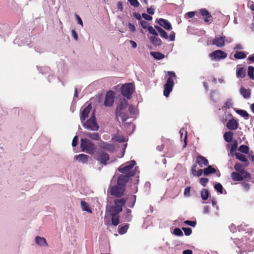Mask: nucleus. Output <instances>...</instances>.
<instances>
[{
    "label": "nucleus",
    "mask_w": 254,
    "mask_h": 254,
    "mask_svg": "<svg viewBox=\"0 0 254 254\" xmlns=\"http://www.w3.org/2000/svg\"><path fill=\"white\" fill-rule=\"evenodd\" d=\"M78 137L77 136H75L72 141V146L75 147L77 145Z\"/></svg>",
    "instance_id": "54"
},
{
    "label": "nucleus",
    "mask_w": 254,
    "mask_h": 254,
    "mask_svg": "<svg viewBox=\"0 0 254 254\" xmlns=\"http://www.w3.org/2000/svg\"><path fill=\"white\" fill-rule=\"evenodd\" d=\"M241 94L244 97V98L248 99L251 96V90L249 89H246L242 87L240 90Z\"/></svg>",
    "instance_id": "26"
},
{
    "label": "nucleus",
    "mask_w": 254,
    "mask_h": 254,
    "mask_svg": "<svg viewBox=\"0 0 254 254\" xmlns=\"http://www.w3.org/2000/svg\"><path fill=\"white\" fill-rule=\"evenodd\" d=\"M254 67L252 66H248V75L250 78L254 80Z\"/></svg>",
    "instance_id": "39"
},
{
    "label": "nucleus",
    "mask_w": 254,
    "mask_h": 254,
    "mask_svg": "<svg viewBox=\"0 0 254 254\" xmlns=\"http://www.w3.org/2000/svg\"><path fill=\"white\" fill-rule=\"evenodd\" d=\"M100 146L101 148L107 150L111 153L114 152L115 151L114 145L112 144H109L106 142H101Z\"/></svg>",
    "instance_id": "21"
},
{
    "label": "nucleus",
    "mask_w": 254,
    "mask_h": 254,
    "mask_svg": "<svg viewBox=\"0 0 254 254\" xmlns=\"http://www.w3.org/2000/svg\"><path fill=\"white\" fill-rule=\"evenodd\" d=\"M173 233H174V235L178 236H183V232L180 228H176L174 230Z\"/></svg>",
    "instance_id": "44"
},
{
    "label": "nucleus",
    "mask_w": 254,
    "mask_h": 254,
    "mask_svg": "<svg viewBox=\"0 0 254 254\" xmlns=\"http://www.w3.org/2000/svg\"><path fill=\"white\" fill-rule=\"evenodd\" d=\"M112 224L114 226H117L120 222L119 215L111 216Z\"/></svg>",
    "instance_id": "38"
},
{
    "label": "nucleus",
    "mask_w": 254,
    "mask_h": 254,
    "mask_svg": "<svg viewBox=\"0 0 254 254\" xmlns=\"http://www.w3.org/2000/svg\"><path fill=\"white\" fill-rule=\"evenodd\" d=\"M167 74L169 77L167 78V82L164 86V95L168 97L170 92L172 91L174 84L173 78H176V75L174 71H168Z\"/></svg>",
    "instance_id": "3"
},
{
    "label": "nucleus",
    "mask_w": 254,
    "mask_h": 254,
    "mask_svg": "<svg viewBox=\"0 0 254 254\" xmlns=\"http://www.w3.org/2000/svg\"><path fill=\"white\" fill-rule=\"evenodd\" d=\"M140 23L141 26H142V27L143 29H146V28L148 29V23L145 20H141L140 21Z\"/></svg>",
    "instance_id": "52"
},
{
    "label": "nucleus",
    "mask_w": 254,
    "mask_h": 254,
    "mask_svg": "<svg viewBox=\"0 0 254 254\" xmlns=\"http://www.w3.org/2000/svg\"><path fill=\"white\" fill-rule=\"evenodd\" d=\"M231 178L233 181H242L245 179L250 180L251 177H245V174H242L239 172H233L231 174Z\"/></svg>",
    "instance_id": "11"
},
{
    "label": "nucleus",
    "mask_w": 254,
    "mask_h": 254,
    "mask_svg": "<svg viewBox=\"0 0 254 254\" xmlns=\"http://www.w3.org/2000/svg\"><path fill=\"white\" fill-rule=\"evenodd\" d=\"M128 106V102L125 99H121L116 110V116L117 119L120 117L123 122L126 121L129 118L127 113V109Z\"/></svg>",
    "instance_id": "1"
},
{
    "label": "nucleus",
    "mask_w": 254,
    "mask_h": 254,
    "mask_svg": "<svg viewBox=\"0 0 254 254\" xmlns=\"http://www.w3.org/2000/svg\"><path fill=\"white\" fill-rule=\"evenodd\" d=\"M128 227H129L128 224H127L123 226L119 227V230H118L119 233L121 235H123V234H125L127 232V231L128 229Z\"/></svg>",
    "instance_id": "36"
},
{
    "label": "nucleus",
    "mask_w": 254,
    "mask_h": 254,
    "mask_svg": "<svg viewBox=\"0 0 254 254\" xmlns=\"http://www.w3.org/2000/svg\"><path fill=\"white\" fill-rule=\"evenodd\" d=\"M135 198H136V196L135 195H132L130 198V199L132 201V203L131 204H130L129 205V207H133L134 205V203H135Z\"/></svg>",
    "instance_id": "59"
},
{
    "label": "nucleus",
    "mask_w": 254,
    "mask_h": 254,
    "mask_svg": "<svg viewBox=\"0 0 254 254\" xmlns=\"http://www.w3.org/2000/svg\"><path fill=\"white\" fill-rule=\"evenodd\" d=\"M121 91L123 96L127 99H130L135 91L134 85L132 83H125L122 86Z\"/></svg>",
    "instance_id": "5"
},
{
    "label": "nucleus",
    "mask_w": 254,
    "mask_h": 254,
    "mask_svg": "<svg viewBox=\"0 0 254 254\" xmlns=\"http://www.w3.org/2000/svg\"><path fill=\"white\" fill-rule=\"evenodd\" d=\"M234 169L236 171L242 174H245V177H251V174L247 171H245L243 165L239 163H237L234 165Z\"/></svg>",
    "instance_id": "16"
},
{
    "label": "nucleus",
    "mask_w": 254,
    "mask_h": 254,
    "mask_svg": "<svg viewBox=\"0 0 254 254\" xmlns=\"http://www.w3.org/2000/svg\"><path fill=\"white\" fill-rule=\"evenodd\" d=\"M136 162L134 160L127 162L121 165L118 168V170L123 175L132 177L135 175V168H133Z\"/></svg>",
    "instance_id": "2"
},
{
    "label": "nucleus",
    "mask_w": 254,
    "mask_h": 254,
    "mask_svg": "<svg viewBox=\"0 0 254 254\" xmlns=\"http://www.w3.org/2000/svg\"><path fill=\"white\" fill-rule=\"evenodd\" d=\"M227 56L226 53L220 50H216L209 55L211 60L214 61L224 59L227 57Z\"/></svg>",
    "instance_id": "9"
},
{
    "label": "nucleus",
    "mask_w": 254,
    "mask_h": 254,
    "mask_svg": "<svg viewBox=\"0 0 254 254\" xmlns=\"http://www.w3.org/2000/svg\"><path fill=\"white\" fill-rule=\"evenodd\" d=\"M149 39L151 43L155 46H160L162 44L161 39L156 36L151 37Z\"/></svg>",
    "instance_id": "30"
},
{
    "label": "nucleus",
    "mask_w": 254,
    "mask_h": 254,
    "mask_svg": "<svg viewBox=\"0 0 254 254\" xmlns=\"http://www.w3.org/2000/svg\"><path fill=\"white\" fill-rule=\"evenodd\" d=\"M142 16L143 17V18H144L146 20H151L152 19V17L151 16H150L145 13H143L142 14Z\"/></svg>",
    "instance_id": "55"
},
{
    "label": "nucleus",
    "mask_w": 254,
    "mask_h": 254,
    "mask_svg": "<svg viewBox=\"0 0 254 254\" xmlns=\"http://www.w3.org/2000/svg\"><path fill=\"white\" fill-rule=\"evenodd\" d=\"M36 243L40 246H48L46 240L44 238L37 236L35 238Z\"/></svg>",
    "instance_id": "24"
},
{
    "label": "nucleus",
    "mask_w": 254,
    "mask_h": 254,
    "mask_svg": "<svg viewBox=\"0 0 254 254\" xmlns=\"http://www.w3.org/2000/svg\"><path fill=\"white\" fill-rule=\"evenodd\" d=\"M184 223L191 227H194L196 226V222L193 221L186 220L184 221Z\"/></svg>",
    "instance_id": "51"
},
{
    "label": "nucleus",
    "mask_w": 254,
    "mask_h": 254,
    "mask_svg": "<svg viewBox=\"0 0 254 254\" xmlns=\"http://www.w3.org/2000/svg\"><path fill=\"white\" fill-rule=\"evenodd\" d=\"M131 177L126 175H120L117 180V185L121 186H126V184L130 180Z\"/></svg>",
    "instance_id": "15"
},
{
    "label": "nucleus",
    "mask_w": 254,
    "mask_h": 254,
    "mask_svg": "<svg viewBox=\"0 0 254 254\" xmlns=\"http://www.w3.org/2000/svg\"><path fill=\"white\" fill-rule=\"evenodd\" d=\"M200 13L203 16V18L205 22H209L211 20L212 16L207 9L205 8L201 9Z\"/></svg>",
    "instance_id": "20"
},
{
    "label": "nucleus",
    "mask_w": 254,
    "mask_h": 254,
    "mask_svg": "<svg viewBox=\"0 0 254 254\" xmlns=\"http://www.w3.org/2000/svg\"><path fill=\"white\" fill-rule=\"evenodd\" d=\"M216 173V176L219 177L221 176V173L218 170L213 168L210 165H208L207 167L203 169V174L205 176H208L211 174Z\"/></svg>",
    "instance_id": "13"
},
{
    "label": "nucleus",
    "mask_w": 254,
    "mask_h": 254,
    "mask_svg": "<svg viewBox=\"0 0 254 254\" xmlns=\"http://www.w3.org/2000/svg\"><path fill=\"white\" fill-rule=\"evenodd\" d=\"M122 211L123 208H118L115 206H111L109 209L111 216L119 215L120 213Z\"/></svg>",
    "instance_id": "23"
},
{
    "label": "nucleus",
    "mask_w": 254,
    "mask_h": 254,
    "mask_svg": "<svg viewBox=\"0 0 254 254\" xmlns=\"http://www.w3.org/2000/svg\"><path fill=\"white\" fill-rule=\"evenodd\" d=\"M128 1L130 4L134 7H138L140 5V3L137 0H128Z\"/></svg>",
    "instance_id": "46"
},
{
    "label": "nucleus",
    "mask_w": 254,
    "mask_h": 254,
    "mask_svg": "<svg viewBox=\"0 0 254 254\" xmlns=\"http://www.w3.org/2000/svg\"><path fill=\"white\" fill-rule=\"evenodd\" d=\"M236 74L238 77L244 78L246 76V70L243 67H238Z\"/></svg>",
    "instance_id": "32"
},
{
    "label": "nucleus",
    "mask_w": 254,
    "mask_h": 254,
    "mask_svg": "<svg viewBox=\"0 0 254 254\" xmlns=\"http://www.w3.org/2000/svg\"><path fill=\"white\" fill-rule=\"evenodd\" d=\"M209 181L208 179L206 178H201L199 179V183L203 186L205 187Z\"/></svg>",
    "instance_id": "43"
},
{
    "label": "nucleus",
    "mask_w": 254,
    "mask_h": 254,
    "mask_svg": "<svg viewBox=\"0 0 254 254\" xmlns=\"http://www.w3.org/2000/svg\"><path fill=\"white\" fill-rule=\"evenodd\" d=\"M91 109L92 106L90 104L82 109L80 116V119L82 123H83V122L88 117L89 114L91 112Z\"/></svg>",
    "instance_id": "12"
},
{
    "label": "nucleus",
    "mask_w": 254,
    "mask_h": 254,
    "mask_svg": "<svg viewBox=\"0 0 254 254\" xmlns=\"http://www.w3.org/2000/svg\"><path fill=\"white\" fill-rule=\"evenodd\" d=\"M214 189L216 190H217L218 192L220 193H223V188L222 185L219 183H217L214 185Z\"/></svg>",
    "instance_id": "42"
},
{
    "label": "nucleus",
    "mask_w": 254,
    "mask_h": 254,
    "mask_svg": "<svg viewBox=\"0 0 254 254\" xmlns=\"http://www.w3.org/2000/svg\"><path fill=\"white\" fill-rule=\"evenodd\" d=\"M159 25L164 27L166 30H170L172 28L171 23L167 20L163 18H160L157 21Z\"/></svg>",
    "instance_id": "19"
},
{
    "label": "nucleus",
    "mask_w": 254,
    "mask_h": 254,
    "mask_svg": "<svg viewBox=\"0 0 254 254\" xmlns=\"http://www.w3.org/2000/svg\"><path fill=\"white\" fill-rule=\"evenodd\" d=\"M86 136L94 140H99L100 139V136L98 132H87Z\"/></svg>",
    "instance_id": "29"
},
{
    "label": "nucleus",
    "mask_w": 254,
    "mask_h": 254,
    "mask_svg": "<svg viewBox=\"0 0 254 254\" xmlns=\"http://www.w3.org/2000/svg\"><path fill=\"white\" fill-rule=\"evenodd\" d=\"M95 158L103 165H106L110 160L108 154L103 150H98L96 152Z\"/></svg>",
    "instance_id": "7"
},
{
    "label": "nucleus",
    "mask_w": 254,
    "mask_h": 254,
    "mask_svg": "<svg viewBox=\"0 0 254 254\" xmlns=\"http://www.w3.org/2000/svg\"><path fill=\"white\" fill-rule=\"evenodd\" d=\"M115 140L119 142H124L126 141L124 136L117 135L115 137Z\"/></svg>",
    "instance_id": "49"
},
{
    "label": "nucleus",
    "mask_w": 254,
    "mask_h": 254,
    "mask_svg": "<svg viewBox=\"0 0 254 254\" xmlns=\"http://www.w3.org/2000/svg\"><path fill=\"white\" fill-rule=\"evenodd\" d=\"M169 38L171 41H174L175 40V33L173 31L169 35Z\"/></svg>",
    "instance_id": "60"
},
{
    "label": "nucleus",
    "mask_w": 254,
    "mask_h": 254,
    "mask_svg": "<svg viewBox=\"0 0 254 254\" xmlns=\"http://www.w3.org/2000/svg\"><path fill=\"white\" fill-rule=\"evenodd\" d=\"M75 16L76 17L78 23L83 26V22L81 18L77 14H75Z\"/></svg>",
    "instance_id": "63"
},
{
    "label": "nucleus",
    "mask_w": 254,
    "mask_h": 254,
    "mask_svg": "<svg viewBox=\"0 0 254 254\" xmlns=\"http://www.w3.org/2000/svg\"><path fill=\"white\" fill-rule=\"evenodd\" d=\"M238 144L236 141L233 143V144L231 145V152L232 153L236 150Z\"/></svg>",
    "instance_id": "53"
},
{
    "label": "nucleus",
    "mask_w": 254,
    "mask_h": 254,
    "mask_svg": "<svg viewBox=\"0 0 254 254\" xmlns=\"http://www.w3.org/2000/svg\"><path fill=\"white\" fill-rule=\"evenodd\" d=\"M234 57L236 59H244L246 58L247 55L244 52L239 51L236 52L234 54Z\"/></svg>",
    "instance_id": "35"
},
{
    "label": "nucleus",
    "mask_w": 254,
    "mask_h": 254,
    "mask_svg": "<svg viewBox=\"0 0 254 254\" xmlns=\"http://www.w3.org/2000/svg\"><path fill=\"white\" fill-rule=\"evenodd\" d=\"M89 156L84 154H80L74 156V160L78 161L82 164H86L88 161Z\"/></svg>",
    "instance_id": "17"
},
{
    "label": "nucleus",
    "mask_w": 254,
    "mask_h": 254,
    "mask_svg": "<svg viewBox=\"0 0 254 254\" xmlns=\"http://www.w3.org/2000/svg\"><path fill=\"white\" fill-rule=\"evenodd\" d=\"M235 156L237 159H239L242 162H246L248 161V159H247L246 156L240 153H236Z\"/></svg>",
    "instance_id": "37"
},
{
    "label": "nucleus",
    "mask_w": 254,
    "mask_h": 254,
    "mask_svg": "<svg viewBox=\"0 0 254 254\" xmlns=\"http://www.w3.org/2000/svg\"><path fill=\"white\" fill-rule=\"evenodd\" d=\"M196 162L201 167H202L203 165L205 166L208 165V160L201 155H199L197 157Z\"/></svg>",
    "instance_id": "22"
},
{
    "label": "nucleus",
    "mask_w": 254,
    "mask_h": 254,
    "mask_svg": "<svg viewBox=\"0 0 254 254\" xmlns=\"http://www.w3.org/2000/svg\"><path fill=\"white\" fill-rule=\"evenodd\" d=\"M154 27L155 29L159 33V34L162 38L165 39H167L168 38V36L166 32L162 29L160 26L155 25Z\"/></svg>",
    "instance_id": "25"
},
{
    "label": "nucleus",
    "mask_w": 254,
    "mask_h": 254,
    "mask_svg": "<svg viewBox=\"0 0 254 254\" xmlns=\"http://www.w3.org/2000/svg\"><path fill=\"white\" fill-rule=\"evenodd\" d=\"M234 133L231 131L226 132L223 135L224 140L227 142L232 141L233 138Z\"/></svg>",
    "instance_id": "27"
},
{
    "label": "nucleus",
    "mask_w": 254,
    "mask_h": 254,
    "mask_svg": "<svg viewBox=\"0 0 254 254\" xmlns=\"http://www.w3.org/2000/svg\"><path fill=\"white\" fill-rule=\"evenodd\" d=\"M128 26L129 30L131 32H134L135 31V27L133 24L131 23H128Z\"/></svg>",
    "instance_id": "58"
},
{
    "label": "nucleus",
    "mask_w": 254,
    "mask_h": 254,
    "mask_svg": "<svg viewBox=\"0 0 254 254\" xmlns=\"http://www.w3.org/2000/svg\"><path fill=\"white\" fill-rule=\"evenodd\" d=\"M239 150L244 153L248 154L249 151V148L245 145H242L239 148Z\"/></svg>",
    "instance_id": "40"
},
{
    "label": "nucleus",
    "mask_w": 254,
    "mask_h": 254,
    "mask_svg": "<svg viewBox=\"0 0 254 254\" xmlns=\"http://www.w3.org/2000/svg\"><path fill=\"white\" fill-rule=\"evenodd\" d=\"M200 194L202 200H206L208 198L210 193L207 189H203L201 191Z\"/></svg>",
    "instance_id": "34"
},
{
    "label": "nucleus",
    "mask_w": 254,
    "mask_h": 254,
    "mask_svg": "<svg viewBox=\"0 0 254 254\" xmlns=\"http://www.w3.org/2000/svg\"><path fill=\"white\" fill-rule=\"evenodd\" d=\"M71 35L75 40L78 39V35L74 30H72Z\"/></svg>",
    "instance_id": "62"
},
{
    "label": "nucleus",
    "mask_w": 254,
    "mask_h": 254,
    "mask_svg": "<svg viewBox=\"0 0 254 254\" xmlns=\"http://www.w3.org/2000/svg\"><path fill=\"white\" fill-rule=\"evenodd\" d=\"M80 148L82 151L91 155L94 154L96 149L94 143L87 138L81 139Z\"/></svg>",
    "instance_id": "4"
},
{
    "label": "nucleus",
    "mask_w": 254,
    "mask_h": 254,
    "mask_svg": "<svg viewBox=\"0 0 254 254\" xmlns=\"http://www.w3.org/2000/svg\"><path fill=\"white\" fill-rule=\"evenodd\" d=\"M233 104L231 99L227 100L226 102L225 103L224 107L227 109H230L232 107Z\"/></svg>",
    "instance_id": "50"
},
{
    "label": "nucleus",
    "mask_w": 254,
    "mask_h": 254,
    "mask_svg": "<svg viewBox=\"0 0 254 254\" xmlns=\"http://www.w3.org/2000/svg\"><path fill=\"white\" fill-rule=\"evenodd\" d=\"M242 187L246 191H248L250 189V185L249 184L246 183H243L242 184Z\"/></svg>",
    "instance_id": "57"
},
{
    "label": "nucleus",
    "mask_w": 254,
    "mask_h": 254,
    "mask_svg": "<svg viewBox=\"0 0 254 254\" xmlns=\"http://www.w3.org/2000/svg\"><path fill=\"white\" fill-rule=\"evenodd\" d=\"M81 207L83 211H87L90 213L92 212V210L91 208H90L88 204L83 200L81 201Z\"/></svg>",
    "instance_id": "31"
},
{
    "label": "nucleus",
    "mask_w": 254,
    "mask_h": 254,
    "mask_svg": "<svg viewBox=\"0 0 254 254\" xmlns=\"http://www.w3.org/2000/svg\"><path fill=\"white\" fill-rule=\"evenodd\" d=\"M126 190V186L115 185L111 188L110 192L112 195L121 197L124 194Z\"/></svg>",
    "instance_id": "8"
},
{
    "label": "nucleus",
    "mask_w": 254,
    "mask_h": 254,
    "mask_svg": "<svg viewBox=\"0 0 254 254\" xmlns=\"http://www.w3.org/2000/svg\"><path fill=\"white\" fill-rule=\"evenodd\" d=\"M190 187L186 188L184 190V195L187 196H189L190 195Z\"/></svg>",
    "instance_id": "56"
},
{
    "label": "nucleus",
    "mask_w": 254,
    "mask_h": 254,
    "mask_svg": "<svg viewBox=\"0 0 254 254\" xmlns=\"http://www.w3.org/2000/svg\"><path fill=\"white\" fill-rule=\"evenodd\" d=\"M115 206L122 208L126 204V200L124 198L115 199L114 200Z\"/></svg>",
    "instance_id": "28"
},
{
    "label": "nucleus",
    "mask_w": 254,
    "mask_h": 254,
    "mask_svg": "<svg viewBox=\"0 0 254 254\" xmlns=\"http://www.w3.org/2000/svg\"><path fill=\"white\" fill-rule=\"evenodd\" d=\"M82 124L83 127L89 130L96 131L99 128L94 113H93L90 118L86 122H83Z\"/></svg>",
    "instance_id": "6"
},
{
    "label": "nucleus",
    "mask_w": 254,
    "mask_h": 254,
    "mask_svg": "<svg viewBox=\"0 0 254 254\" xmlns=\"http://www.w3.org/2000/svg\"><path fill=\"white\" fill-rule=\"evenodd\" d=\"M238 113L243 117L248 118L249 116V114L245 110H240L238 111Z\"/></svg>",
    "instance_id": "45"
},
{
    "label": "nucleus",
    "mask_w": 254,
    "mask_h": 254,
    "mask_svg": "<svg viewBox=\"0 0 254 254\" xmlns=\"http://www.w3.org/2000/svg\"><path fill=\"white\" fill-rule=\"evenodd\" d=\"M127 215L125 217V220L127 222H130L132 218V215L131 214V211L129 209L126 210Z\"/></svg>",
    "instance_id": "41"
},
{
    "label": "nucleus",
    "mask_w": 254,
    "mask_h": 254,
    "mask_svg": "<svg viewBox=\"0 0 254 254\" xmlns=\"http://www.w3.org/2000/svg\"><path fill=\"white\" fill-rule=\"evenodd\" d=\"M117 7L121 11H123L124 8L123 6V3L122 1H119L117 3Z\"/></svg>",
    "instance_id": "61"
},
{
    "label": "nucleus",
    "mask_w": 254,
    "mask_h": 254,
    "mask_svg": "<svg viewBox=\"0 0 254 254\" xmlns=\"http://www.w3.org/2000/svg\"><path fill=\"white\" fill-rule=\"evenodd\" d=\"M147 12L149 14L152 15L154 13V8H153L152 7H149V8H147Z\"/></svg>",
    "instance_id": "64"
},
{
    "label": "nucleus",
    "mask_w": 254,
    "mask_h": 254,
    "mask_svg": "<svg viewBox=\"0 0 254 254\" xmlns=\"http://www.w3.org/2000/svg\"><path fill=\"white\" fill-rule=\"evenodd\" d=\"M239 126L238 122L234 119L230 120L227 123L226 127L229 130H236Z\"/></svg>",
    "instance_id": "18"
},
{
    "label": "nucleus",
    "mask_w": 254,
    "mask_h": 254,
    "mask_svg": "<svg viewBox=\"0 0 254 254\" xmlns=\"http://www.w3.org/2000/svg\"><path fill=\"white\" fill-rule=\"evenodd\" d=\"M182 230L184 231L185 234L186 236H189L192 233V230L190 228L183 227Z\"/></svg>",
    "instance_id": "47"
},
{
    "label": "nucleus",
    "mask_w": 254,
    "mask_h": 254,
    "mask_svg": "<svg viewBox=\"0 0 254 254\" xmlns=\"http://www.w3.org/2000/svg\"><path fill=\"white\" fill-rule=\"evenodd\" d=\"M150 54L152 56H153V57L154 59H155L157 60H162L165 58V55L164 54H162L161 53L158 52H152L150 53Z\"/></svg>",
    "instance_id": "33"
},
{
    "label": "nucleus",
    "mask_w": 254,
    "mask_h": 254,
    "mask_svg": "<svg viewBox=\"0 0 254 254\" xmlns=\"http://www.w3.org/2000/svg\"><path fill=\"white\" fill-rule=\"evenodd\" d=\"M226 38L225 36L215 37L212 41V44L217 47H222L225 45Z\"/></svg>",
    "instance_id": "14"
},
{
    "label": "nucleus",
    "mask_w": 254,
    "mask_h": 254,
    "mask_svg": "<svg viewBox=\"0 0 254 254\" xmlns=\"http://www.w3.org/2000/svg\"><path fill=\"white\" fill-rule=\"evenodd\" d=\"M148 30L150 34H152V35L156 36H158V33L155 31V30L153 28L152 26H148Z\"/></svg>",
    "instance_id": "48"
},
{
    "label": "nucleus",
    "mask_w": 254,
    "mask_h": 254,
    "mask_svg": "<svg viewBox=\"0 0 254 254\" xmlns=\"http://www.w3.org/2000/svg\"><path fill=\"white\" fill-rule=\"evenodd\" d=\"M115 93L112 91H108L106 94L104 105L106 107H111L114 103Z\"/></svg>",
    "instance_id": "10"
}]
</instances>
